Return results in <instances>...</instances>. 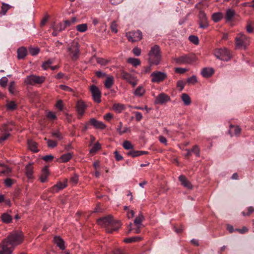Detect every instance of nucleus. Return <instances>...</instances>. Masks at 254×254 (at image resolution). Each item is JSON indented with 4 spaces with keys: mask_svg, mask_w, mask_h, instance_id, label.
Instances as JSON below:
<instances>
[{
    "mask_svg": "<svg viewBox=\"0 0 254 254\" xmlns=\"http://www.w3.org/2000/svg\"><path fill=\"white\" fill-rule=\"evenodd\" d=\"M40 50L38 48H31L29 50L30 54L32 56H36L39 53Z\"/></svg>",
    "mask_w": 254,
    "mask_h": 254,
    "instance_id": "51",
    "label": "nucleus"
},
{
    "mask_svg": "<svg viewBox=\"0 0 254 254\" xmlns=\"http://www.w3.org/2000/svg\"><path fill=\"white\" fill-rule=\"evenodd\" d=\"M117 130L120 135H122L124 133L130 131V129L127 127H123V123L120 122L117 127Z\"/></svg>",
    "mask_w": 254,
    "mask_h": 254,
    "instance_id": "23",
    "label": "nucleus"
},
{
    "mask_svg": "<svg viewBox=\"0 0 254 254\" xmlns=\"http://www.w3.org/2000/svg\"><path fill=\"white\" fill-rule=\"evenodd\" d=\"M9 91L10 93L13 94L15 92V82L12 81L10 82L8 87Z\"/></svg>",
    "mask_w": 254,
    "mask_h": 254,
    "instance_id": "55",
    "label": "nucleus"
},
{
    "mask_svg": "<svg viewBox=\"0 0 254 254\" xmlns=\"http://www.w3.org/2000/svg\"><path fill=\"white\" fill-rule=\"evenodd\" d=\"M90 124L97 129H103L106 128V126L101 121L97 120L95 118H91L89 120Z\"/></svg>",
    "mask_w": 254,
    "mask_h": 254,
    "instance_id": "16",
    "label": "nucleus"
},
{
    "mask_svg": "<svg viewBox=\"0 0 254 254\" xmlns=\"http://www.w3.org/2000/svg\"><path fill=\"white\" fill-rule=\"evenodd\" d=\"M7 81H8V79H7V77H6L5 76L2 77L0 79V85H1V86L3 87H5L6 86Z\"/></svg>",
    "mask_w": 254,
    "mask_h": 254,
    "instance_id": "56",
    "label": "nucleus"
},
{
    "mask_svg": "<svg viewBox=\"0 0 254 254\" xmlns=\"http://www.w3.org/2000/svg\"><path fill=\"white\" fill-rule=\"evenodd\" d=\"M101 147V144L99 142H97L90 149L89 152L90 153H95L98 150L100 149Z\"/></svg>",
    "mask_w": 254,
    "mask_h": 254,
    "instance_id": "40",
    "label": "nucleus"
},
{
    "mask_svg": "<svg viewBox=\"0 0 254 254\" xmlns=\"http://www.w3.org/2000/svg\"><path fill=\"white\" fill-rule=\"evenodd\" d=\"M170 100V98L168 95L164 93H161L156 97L154 103L156 104H163Z\"/></svg>",
    "mask_w": 254,
    "mask_h": 254,
    "instance_id": "14",
    "label": "nucleus"
},
{
    "mask_svg": "<svg viewBox=\"0 0 254 254\" xmlns=\"http://www.w3.org/2000/svg\"><path fill=\"white\" fill-rule=\"evenodd\" d=\"M187 81L189 83L194 84L197 82V78L195 76L193 75L191 77L187 79Z\"/></svg>",
    "mask_w": 254,
    "mask_h": 254,
    "instance_id": "64",
    "label": "nucleus"
},
{
    "mask_svg": "<svg viewBox=\"0 0 254 254\" xmlns=\"http://www.w3.org/2000/svg\"><path fill=\"white\" fill-rule=\"evenodd\" d=\"M59 87L60 89H61L62 90L65 91L70 92H73V89L72 88H71L70 87H69L66 85H63V84L60 85Z\"/></svg>",
    "mask_w": 254,
    "mask_h": 254,
    "instance_id": "54",
    "label": "nucleus"
},
{
    "mask_svg": "<svg viewBox=\"0 0 254 254\" xmlns=\"http://www.w3.org/2000/svg\"><path fill=\"white\" fill-rule=\"evenodd\" d=\"M148 61L151 65L159 64L161 59L159 47L158 45L152 47L148 54Z\"/></svg>",
    "mask_w": 254,
    "mask_h": 254,
    "instance_id": "3",
    "label": "nucleus"
},
{
    "mask_svg": "<svg viewBox=\"0 0 254 254\" xmlns=\"http://www.w3.org/2000/svg\"><path fill=\"white\" fill-rule=\"evenodd\" d=\"M150 76L152 82L159 83L167 78V74L165 72L156 70L152 72Z\"/></svg>",
    "mask_w": 254,
    "mask_h": 254,
    "instance_id": "7",
    "label": "nucleus"
},
{
    "mask_svg": "<svg viewBox=\"0 0 254 254\" xmlns=\"http://www.w3.org/2000/svg\"><path fill=\"white\" fill-rule=\"evenodd\" d=\"M185 87V82L183 80H178L177 82V87L180 91H182Z\"/></svg>",
    "mask_w": 254,
    "mask_h": 254,
    "instance_id": "52",
    "label": "nucleus"
},
{
    "mask_svg": "<svg viewBox=\"0 0 254 254\" xmlns=\"http://www.w3.org/2000/svg\"><path fill=\"white\" fill-rule=\"evenodd\" d=\"M27 55V51L25 47H21L17 50V56L18 59H24Z\"/></svg>",
    "mask_w": 254,
    "mask_h": 254,
    "instance_id": "20",
    "label": "nucleus"
},
{
    "mask_svg": "<svg viewBox=\"0 0 254 254\" xmlns=\"http://www.w3.org/2000/svg\"><path fill=\"white\" fill-rule=\"evenodd\" d=\"M145 89L142 86H139L134 90L133 94L135 96L141 97L144 95L145 93Z\"/></svg>",
    "mask_w": 254,
    "mask_h": 254,
    "instance_id": "21",
    "label": "nucleus"
},
{
    "mask_svg": "<svg viewBox=\"0 0 254 254\" xmlns=\"http://www.w3.org/2000/svg\"><path fill=\"white\" fill-rule=\"evenodd\" d=\"M16 246V234L9 235L0 245V254H12Z\"/></svg>",
    "mask_w": 254,
    "mask_h": 254,
    "instance_id": "2",
    "label": "nucleus"
},
{
    "mask_svg": "<svg viewBox=\"0 0 254 254\" xmlns=\"http://www.w3.org/2000/svg\"><path fill=\"white\" fill-rule=\"evenodd\" d=\"M76 29L80 32H85L87 30V24H81L76 26Z\"/></svg>",
    "mask_w": 254,
    "mask_h": 254,
    "instance_id": "43",
    "label": "nucleus"
},
{
    "mask_svg": "<svg viewBox=\"0 0 254 254\" xmlns=\"http://www.w3.org/2000/svg\"><path fill=\"white\" fill-rule=\"evenodd\" d=\"M179 180L181 183V184L185 188L189 189H191L192 188V186L189 182L186 177L184 175H181L179 177Z\"/></svg>",
    "mask_w": 254,
    "mask_h": 254,
    "instance_id": "18",
    "label": "nucleus"
},
{
    "mask_svg": "<svg viewBox=\"0 0 254 254\" xmlns=\"http://www.w3.org/2000/svg\"><path fill=\"white\" fill-rule=\"evenodd\" d=\"M49 174V170L47 168H45L42 170V175L40 177L41 181L45 183L47 181V177Z\"/></svg>",
    "mask_w": 254,
    "mask_h": 254,
    "instance_id": "27",
    "label": "nucleus"
},
{
    "mask_svg": "<svg viewBox=\"0 0 254 254\" xmlns=\"http://www.w3.org/2000/svg\"><path fill=\"white\" fill-rule=\"evenodd\" d=\"M132 53L136 56H139L140 55L141 50L138 47H135L132 49Z\"/></svg>",
    "mask_w": 254,
    "mask_h": 254,
    "instance_id": "59",
    "label": "nucleus"
},
{
    "mask_svg": "<svg viewBox=\"0 0 254 254\" xmlns=\"http://www.w3.org/2000/svg\"><path fill=\"white\" fill-rule=\"evenodd\" d=\"M33 162H30L25 167V174L28 179L32 178L33 172Z\"/></svg>",
    "mask_w": 254,
    "mask_h": 254,
    "instance_id": "19",
    "label": "nucleus"
},
{
    "mask_svg": "<svg viewBox=\"0 0 254 254\" xmlns=\"http://www.w3.org/2000/svg\"><path fill=\"white\" fill-rule=\"evenodd\" d=\"M98 225L104 228L108 233H112L117 231L121 226L120 222L115 220L111 215L99 219L97 220Z\"/></svg>",
    "mask_w": 254,
    "mask_h": 254,
    "instance_id": "1",
    "label": "nucleus"
},
{
    "mask_svg": "<svg viewBox=\"0 0 254 254\" xmlns=\"http://www.w3.org/2000/svg\"><path fill=\"white\" fill-rule=\"evenodd\" d=\"M44 139L47 141L49 147L54 148L57 145V142L54 140L47 139V138H45Z\"/></svg>",
    "mask_w": 254,
    "mask_h": 254,
    "instance_id": "46",
    "label": "nucleus"
},
{
    "mask_svg": "<svg viewBox=\"0 0 254 254\" xmlns=\"http://www.w3.org/2000/svg\"><path fill=\"white\" fill-rule=\"evenodd\" d=\"M66 186V184L61 182L58 183L56 185L54 186L53 188V191H58L60 190L63 189Z\"/></svg>",
    "mask_w": 254,
    "mask_h": 254,
    "instance_id": "34",
    "label": "nucleus"
},
{
    "mask_svg": "<svg viewBox=\"0 0 254 254\" xmlns=\"http://www.w3.org/2000/svg\"><path fill=\"white\" fill-rule=\"evenodd\" d=\"M113 110L116 112L120 113L125 110V105L123 104L116 103L114 104L113 106Z\"/></svg>",
    "mask_w": 254,
    "mask_h": 254,
    "instance_id": "26",
    "label": "nucleus"
},
{
    "mask_svg": "<svg viewBox=\"0 0 254 254\" xmlns=\"http://www.w3.org/2000/svg\"><path fill=\"white\" fill-rule=\"evenodd\" d=\"M6 108L7 110L13 111L16 109V103L14 101H7Z\"/></svg>",
    "mask_w": 254,
    "mask_h": 254,
    "instance_id": "33",
    "label": "nucleus"
},
{
    "mask_svg": "<svg viewBox=\"0 0 254 254\" xmlns=\"http://www.w3.org/2000/svg\"><path fill=\"white\" fill-rule=\"evenodd\" d=\"M47 117L49 119L52 120H55L57 118L55 113L52 112H48L47 114Z\"/></svg>",
    "mask_w": 254,
    "mask_h": 254,
    "instance_id": "60",
    "label": "nucleus"
},
{
    "mask_svg": "<svg viewBox=\"0 0 254 254\" xmlns=\"http://www.w3.org/2000/svg\"><path fill=\"white\" fill-rule=\"evenodd\" d=\"M187 70H188V69L187 68H182V67H177L175 69V71L176 73H181V74L185 73Z\"/></svg>",
    "mask_w": 254,
    "mask_h": 254,
    "instance_id": "61",
    "label": "nucleus"
},
{
    "mask_svg": "<svg viewBox=\"0 0 254 254\" xmlns=\"http://www.w3.org/2000/svg\"><path fill=\"white\" fill-rule=\"evenodd\" d=\"M86 108L87 106L83 101L80 100L77 102L76 105V111L80 116L84 115Z\"/></svg>",
    "mask_w": 254,
    "mask_h": 254,
    "instance_id": "15",
    "label": "nucleus"
},
{
    "mask_svg": "<svg viewBox=\"0 0 254 254\" xmlns=\"http://www.w3.org/2000/svg\"><path fill=\"white\" fill-rule=\"evenodd\" d=\"M72 156V154L70 152H68L67 153H66V154H63V155H62L61 157V159L63 162H66L68 161L71 158Z\"/></svg>",
    "mask_w": 254,
    "mask_h": 254,
    "instance_id": "37",
    "label": "nucleus"
},
{
    "mask_svg": "<svg viewBox=\"0 0 254 254\" xmlns=\"http://www.w3.org/2000/svg\"><path fill=\"white\" fill-rule=\"evenodd\" d=\"M214 55L217 59L225 62L229 61L232 58L230 51L226 48L215 49Z\"/></svg>",
    "mask_w": 254,
    "mask_h": 254,
    "instance_id": "5",
    "label": "nucleus"
},
{
    "mask_svg": "<svg viewBox=\"0 0 254 254\" xmlns=\"http://www.w3.org/2000/svg\"><path fill=\"white\" fill-rule=\"evenodd\" d=\"M55 243L60 248V249L64 250L65 249L64 241L59 236H56L54 238Z\"/></svg>",
    "mask_w": 254,
    "mask_h": 254,
    "instance_id": "22",
    "label": "nucleus"
},
{
    "mask_svg": "<svg viewBox=\"0 0 254 254\" xmlns=\"http://www.w3.org/2000/svg\"><path fill=\"white\" fill-rule=\"evenodd\" d=\"M198 19L199 25L200 28L204 29L208 26L207 17L206 14L203 11L200 10L199 11Z\"/></svg>",
    "mask_w": 254,
    "mask_h": 254,
    "instance_id": "12",
    "label": "nucleus"
},
{
    "mask_svg": "<svg viewBox=\"0 0 254 254\" xmlns=\"http://www.w3.org/2000/svg\"><path fill=\"white\" fill-rule=\"evenodd\" d=\"M24 240L23 234L21 231H17V245L22 243Z\"/></svg>",
    "mask_w": 254,
    "mask_h": 254,
    "instance_id": "35",
    "label": "nucleus"
},
{
    "mask_svg": "<svg viewBox=\"0 0 254 254\" xmlns=\"http://www.w3.org/2000/svg\"><path fill=\"white\" fill-rule=\"evenodd\" d=\"M114 83V77L112 76H107L104 85L106 88H111Z\"/></svg>",
    "mask_w": 254,
    "mask_h": 254,
    "instance_id": "25",
    "label": "nucleus"
},
{
    "mask_svg": "<svg viewBox=\"0 0 254 254\" xmlns=\"http://www.w3.org/2000/svg\"><path fill=\"white\" fill-rule=\"evenodd\" d=\"M10 7V5L8 4L2 3V6L1 7V11H0V15H4L6 12Z\"/></svg>",
    "mask_w": 254,
    "mask_h": 254,
    "instance_id": "38",
    "label": "nucleus"
},
{
    "mask_svg": "<svg viewBox=\"0 0 254 254\" xmlns=\"http://www.w3.org/2000/svg\"><path fill=\"white\" fill-rule=\"evenodd\" d=\"M144 219V217L141 213L139 214L137 217H136L134 221V224L135 226H141L142 222Z\"/></svg>",
    "mask_w": 254,
    "mask_h": 254,
    "instance_id": "31",
    "label": "nucleus"
},
{
    "mask_svg": "<svg viewBox=\"0 0 254 254\" xmlns=\"http://www.w3.org/2000/svg\"><path fill=\"white\" fill-rule=\"evenodd\" d=\"M52 135L53 137H56L59 140H61L63 138L62 135L59 130L52 131Z\"/></svg>",
    "mask_w": 254,
    "mask_h": 254,
    "instance_id": "48",
    "label": "nucleus"
},
{
    "mask_svg": "<svg viewBox=\"0 0 254 254\" xmlns=\"http://www.w3.org/2000/svg\"><path fill=\"white\" fill-rule=\"evenodd\" d=\"M128 40L131 42H137L142 39V32L139 30L128 32L127 33Z\"/></svg>",
    "mask_w": 254,
    "mask_h": 254,
    "instance_id": "10",
    "label": "nucleus"
},
{
    "mask_svg": "<svg viewBox=\"0 0 254 254\" xmlns=\"http://www.w3.org/2000/svg\"><path fill=\"white\" fill-rule=\"evenodd\" d=\"M42 159L46 162L51 161L54 159V156L52 155H47L43 156Z\"/></svg>",
    "mask_w": 254,
    "mask_h": 254,
    "instance_id": "62",
    "label": "nucleus"
},
{
    "mask_svg": "<svg viewBox=\"0 0 254 254\" xmlns=\"http://www.w3.org/2000/svg\"><path fill=\"white\" fill-rule=\"evenodd\" d=\"M28 149L33 153H37L39 151L38 148V143L34 140L30 139L27 142Z\"/></svg>",
    "mask_w": 254,
    "mask_h": 254,
    "instance_id": "17",
    "label": "nucleus"
},
{
    "mask_svg": "<svg viewBox=\"0 0 254 254\" xmlns=\"http://www.w3.org/2000/svg\"><path fill=\"white\" fill-rule=\"evenodd\" d=\"M191 151L192 152H193L195 154L196 156L198 157L199 156L200 153H199V149L198 148V146L197 145H195L193 147L192 149H191Z\"/></svg>",
    "mask_w": 254,
    "mask_h": 254,
    "instance_id": "57",
    "label": "nucleus"
},
{
    "mask_svg": "<svg viewBox=\"0 0 254 254\" xmlns=\"http://www.w3.org/2000/svg\"><path fill=\"white\" fill-rule=\"evenodd\" d=\"M45 80V77L43 76H37L31 74L27 76L25 79V82L28 85H34L43 83Z\"/></svg>",
    "mask_w": 254,
    "mask_h": 254,
    "instance_id": "8",
    "label": "nucleus"
},
{
    "mask_svg": "<svg viewBox=\"0 0 254 254\" xmlns=\"http://www.w3.org/2000/svg\"><path fill=\"white\" fill-rule=\"evenodd\" d=\"M223 17V14L221 12L214 13L212 15V19L215 22L219 21Z\"/></svg>",
    "mask_w": 254,
    "mask_h": 254,
    "instance_id": "30",
    "label": "nucleus"
},
{
    "mask_svg": "<svg viewBox=\"0 0 254 254\" xmlns=\"http://www.w3.org/2000/svg\"><path fill=\"white\" fill-rule=\"evenodd\" d=\"M15 125L14 123H10L7 124L5 128V129L7 131H11L14 129Z\"/></svg>",
    "mask_w": 254,
    "mask_h": 254,
    "instance_id": "63",
    "label": "nucleus"
},
{
    "mask_svg": "<svg viewBox=\"0 0 254 254\" xmlns=\"http://www.w3.org/2000/svg\"><path fill=\"white\" fill-rule=\"evenodd\" d=\"M123 147L126 150L131 149L133 148V146L130 142L127 140L123 142Z\"/></svg>",
    "mask_w": 254,
    "mask_h": 254,
    "instance_id": "44",
    "label": "nucleus"
},
{
    "mask_svg": "<svg viewBox=\"0 0 254 254\" xmlns=\"http://www.w3.org/2000/svg\"><path fill=\"white\" fill-rule=\"evenodd\" d=\"M181 99L183 101L185 105L188 106L191 103V100L190 96L186 93H183L182 95Z\"/></svg>",
    "mask_w": 254,
    "mask_h": 254,
    "instance_id": "28",
    "label": "nucleus"
},
{
    "mask_svg": "<svg viewBox=\"0 0 254 254\" xmlns=\"http://www.w3.org/2000/svg\"><path fill=\"white\" fill-rule=\"evenodd\" d=\"M53 61L51 60H49L46 62H45L42 65V68L44 70L47 69L49 67L51 66V65L52 64Z\"/></svg>",
    "mask_w": 254,
    "mask_h": 254,
    "instance_id": "49",
    "label": "nucleus"
},
{
    "mask_svg": "<svg viewBox=\"0 0 254 254\" xmlns=\"http://www.w3.org/2000/svg\"><path fill=\"white\" fill-rule=\"evenodd\" d=\"M231 131L233 132V133L235 135H239L241 131V128L238 126H231Z\"/></svg>",
    "mask_w": 254,
    "mask_h": 254,
    "instance_id": "45",
    "label": "nucleus"
},
{
    "mask_svg": "<svg viewBox=\"0 0 254 254\" xmlns=\"http://www.w3.org/2000/svg\"><path fill=\"white\" fill-rule=\"evenodd\" d=\"M127 62L134 66H137L140 64V61L139 59L133 58H128Z\"/></svg>",
    "mask_w": 254,
    "mask_h": 254,
    "instance_id": "32",
    "label": "nucleus"
},
{
    "mask_svg": "<svg viewBox=\"0 0 254 254\" xmlns=\"http://www.w3.org/2000/svg\"><path fill=\"white\" fill-rule=\"evenodd\" d=\"M214 72V70L212 68H204L201 70V73L204 77H209L211 76Z\"/></svg>",
    "mask_w": 254,
    "mask_h": 254,
    "instance_id": "24",
    "label": "nucleus"
},
{
    "mask_svg": "<svg viewBox=\"0 0 254 254\" xmlns=\"http://www.w3.org/2000/svg\"><path fill=\"white\" fill-rule=\"evenodd\" d=\"M132 224L130 223L128 225V231L127 234L130 233L132 230L134 231V232L136 234H138L140 232V227L141 226H135V228H132Z\"/></svg>",
    "mask_w": 254,
    "mask_h": 254,
    "instance_id": "36",
    "label": "nucleus"
},
{
    "mask_svg": "<svg viewBox=\"0 0 254 254\" xmlns=\"http://www.w3.org/2000/svg\"><path fill=\"white\" fill-rule=\"evenodd\" d=\"M10 172V169L5 167L3 164H0V176Z\"/></svg>",
    "mask_w": 254,
    "mask_h": 254,
    "instance_id": "41",
    "label": "nucleus"
},
{
    "mask_svg": "<svg viewBox=\"0 0 254 254\" xmlns=\"http://www.w3.org/2000/svg\"><path fill=\"white\" fill-rule=\"evenodd\" d=\"M235 15V11L231 9H229L227 10L226 13V18L228 20H231L232 18L234 17Z\"/></svg>",
    "mask_w": 254,
    "mask_h": 254,
    "instance_id": "42",
    "label": "nucleus"
},
{
    "mask_svg": "<svg viewBox=\"0 0 254 254\" xmlns=\"http://www.w3.org/2000/svg\"><path fill=\"white\" fill-rule=\"evenodd\" d=\"M110 28L112 32L115 33L118 32L117 24L115 21H114L111 23Z\"/></svg>",
    "mask_w": 254,
    "mask_h": 254,
    "instance_id": "53",
    "label": "nucleus"
},
{
    "mask_svg": "<svg viewBox=\"0 0 254 254\" xmlns=\"http://www.w3.org/2000/svg\"><path fill=\"white\" fill-rule=\"evenodd\" d=\"M67 51L73 61H76L79 58V46L76 41H73L69 43L67 46Z\"/></svg>",
    "mask_w": 254,
    "mask_h": 254,
    "instance_id": "4",
    "label": "nucleus"
},
{
    "mask_svg": "<svg viewBox=\"0 0 254 254\" xmlns=\"http://www.w3.org/2000/svg\"><path fill=\"white\" fill-rule=\"evenodd\" d=\"M90 91L94 101L98 103H100L101 93L99 88L96 86L93 85L90 87Z\"/></svg>",
    "mask_w": 254,
    "mask_h": 254,
    "instance_id": "13",
    "label": "nucleus"
},
{
    "mask_svg": "<svg viewBox=\"0 0 254 254\" xmlns=\"http://www.w3.org/2000/svg\"><path fill=\"white\" fill-rule=\"evenodd\" d=\"M236 46L239 48L246 47L249 44V38L243 33H240L239 37L236 38Z\"/></svg>",
    "mask_w": 254,
    "mask_h": 254,
    "instance_id": "9",
    "label": "nucleus"
},
{
    "mask_svg": "<svg viewBox=\"0 0 254 254\" xmlns=\"http://www.w3.org/2000/svg\"><path fill=\"white\" fill-rule=\"evenodd\" d=\"M121 76L122 78L126 80L129 84L132 85L133 87H134L137 84L136 78L132 75L131 74L127 72L124 70L121 71Z\"/></svg>",
    "mask_w": 254,
    "mask_h": 254,
    "instance_id": "11",
    "label": "nucleus"
},
{
    "mask_svg": "<svg viewBox=\"0 0 254 254\" xmlns=\"http://www.w3.org/2000/svg\"><path fill=\"white\" fill-rule=\"evenodd\" d=\"M141 238L140 237H130L126 238L124 240V242L127 243H132L134 242H137L141 240Z\"/></svg>",
    "mask_w": 254,
    "mask_h": 254,
    "instance_id": "39",
    "label": "nucleus"
},
{
    "mask_svg": "<svg viewBox=\"0 0 254 254\" xmlns=\"http://www.w3.org/2000/svg\"><path fill=\"white\" fill-rule=\"evenodd\" d=\"M130 107L137 110H146L147 113H148L151 110L150 109L148 108L147 106H145L144 108L140 106H133Z\"/></svg>",
    "mask_w": 254,
    "mask_h": 254,
    "instance_id": "58",
    "label": "nucleus"
},
{
    "mask_svg": "<svg viewBox=\"0 0 254 254\" xmlns=\"http://www.w3.org/2000/svg\"><path fill=\"white\" fill-rule=\"evenodd\" d=\"M1 218L2 222L5 223H9L12 221L11 216L6 213L2 214Z\"/></svg>",
    "mask_w": 254,
    "mask_h": 254,
    "instance_id": "29",
    "label": "nucleus"
},
{
    "mask_svg": "<svg viewBox=\"0 0 254 254\" xmlns=\"http://www.w3.org/2000/svg\"><path fill=\"white\" fill-rule=\"evenodd\" d=\"M127 155L132 157L141 156L140 154V151L138 150H131L127 153Z\"/></svg>",
    "mask_w": 254,
    "mask_h": 254,
    "instance_id": "50",
    "label": "nucleus"
},
{
    "mask_svg": "<svg viewBox=\"0 0 254 254\" xmlns=\"http://www.w3.org/2000/svg\"><path fill=\"white\" fill-rule=\"evenodd\" d=\"M189 40L195 45H198L199 43L198 38L194 35H190L189 37Z\"/></svg>",
    "mask_w": 254,
    "mask_h": 254,
    "instance_id": "47",
    "label": "nucleus"
},
{
    "mask_svg": "<svg viewBox=\"0 0 254 254\" xmlns=\"http://www.w3.org/2000/svg\"><path fill=\"white\" fill-rule=\"evenodd\" d=\"M174 60L179 64H191L195 61V58L192 55H184L175 58Z\"/></svg>",
    "mask_w": 254,
    "mask_h": 254,
    "instance_id": "6",
    "label": "nucleus"
}]
</instances>
